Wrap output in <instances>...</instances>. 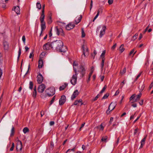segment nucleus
I'll return each instance as SVG.
<instances>
[{"label": "nucleus", "instance_id": "obj_1", "mask_svg": "<svg viewBox=\"0 0 153 153\" xmlns=\"http://www.w3.org/2000/svg\"><path fill=\"white\" fill-rule=\"evenodd\" d=\"M51 44V48H55L57 51L59 46L62 45L63 42L61 40H56L52 42Z\"/></svg>", "mask_w": 153, "mask_h": 153}, {"label": "nucleus", "instance_id": "obj_2", "mask_svg": "<svg viewBox=\"0 0 153 153\" xmlns=\"http://www.w3.org/2000/svg\"><path fill=\"white\" fill-rule=\"evenodd\" d=\"M74 70L75 74H74L72 76V79L70 81V82L71 84L73 85H75L76 83L77 75L78 74L77 73V71L76 68L74 67Z\"/></svg>", "mask_w": 153, "mask_h": 153}, {"label": "nucleus", "instance_id": "obj_3", "mask_svg": "<svg viewBox=\"0 0 153 153\" xmlns=\"http://www.w3.org/2000/svg\"><path fill=\"white\" fill-rule=\"evenodd\" d=\"M47 94L46 95L49 97H51L53 96L55 93V90L54 88H49L47 89L45 91Z\"/></svg>", "mask_w": 153, "mask_h": 153}, {"label": "nucleus", "instance_id": "obj_4", "mask_svg": "<svg viewBox=\"0 0 153 153\" xmlns=\"http://www.w3.org/2000/svg\"><path fill=\"white\" fill-rule=\"evenodd\" d=\"M85 69L83 65H80L78 68V71L81 74L80 77H82L84 76L85 74Z\"/></svg>", "mask_w": 153, "mask_h": 153}, {"label": "nucleus", "instance_id": "obj_5", "mask_svg": "<svg viewBox=\"0 0 153 153\" xmlns=\"http://www.w3.org/2000/svg\"><path fill=\"white\" fill-rule=\"evenodd\" d=\"M55 29L56 30V33L58 35L60 34L62 36H64V33L63 30L61 28H59L58 27L56 26L55 27Z\"/></svg>", "mask_w": 153, "mask_h": 153}, {"label": "nucleus", "instance_id": "obj_6", "mask_svg": "<svg viewBox=\"0 0 153 153\" xmlns=\"http://www.w3.org/2000/svg\"><path fill=\"white\" fill-rule=\"evenodd\" d=\"M58 50L57 51L60 52H65L67 50V48L66 46H64L63 43L62 45L60 46Z\"/></svg>", "mask_w": 153, "mask_h": 153}, {"label": "nucleus", "instance_id": "obj_7", "mask_svg": "<svg viewBox=\"0 0 153 153\" xmlns=\"http://www.w3.org/2000/svg\"><path fill=\"white\" fill-rule=\"evenodd\" d=\"M45 88V85L43 84H42L38 87V91L39 93H42L44 91Z\"/></svg>", "mask_w": 153, "mask_h": 153}, {"label": "nucleus", "instance_id": "obj_8", "mask_svg": "<svg viewBox=\"0 0 153 153\" xmlns=\"http://www.w3.org/2000/svg\"><path fill=\"white\" fill-rule=\"evenodd\" d=\"M66 101V97L65 95L61 96V98L59 99V103L60 105H63Z\"/></svg>", "mask_w": 153, "mask_h": 153}, {"label": "nucleus", "instance_id": "obj_9", "mask_svg": "<svg viewBox=\"0 0 153 153\" xmlns=\"http://www.w3.org/2000/svg\"><path fill=\"white\" fill-rule=\"evenodd\" d=\"M75 25L73 22H71L68 24L65 27L66 29L67 30H70L74 28Z\"/></svg>", "mask_w": 153, "mask_h": 153}, {"label": "nucleus", "instance_id": "obj_10", "mask_svg": "<svg viewBox=\"0 0 153 153\" xmlns=\"http://www.w3.org/2000/svg\"><path fill=\"white\" fill-rule=\"evenodd\" d=\"M43 49L45 50H48L51 48V44L48 42L44 44L43 46Z\"/></svg>", "mask_w": 153, "mask_h": 153}, {"label": "nucleus", "instance_id": "obj_11", "mask_svg": "<svg viewBox=\"0 0 153 153\" xmlns=\"http://www.w3.org/2000/svg\"><path fill=\"white\" fill-rule=\"evenodd\" d=\"M116 104L115 103L111 102L109 105L108 109L106 111V113L108 114V112L109 111H110L114 110L115 108Z\"/></svg>", "mask_w": 153, "mask_h": 153}, {"label": "nucleus", "instance_id": "obj_12", "mask_svg": "<svg viewBox=\"0 0 153 153\" xmlns=\"http://www.w3.org/2000/svg\"><path fill=\"white\" fill-rule=\"evenodd\" d=\"M43 78L42 75L39 73L37 76V82L39 84L41 83L43 80Z\"/></svg>", "mask_w": 153, "mask_h": 153}, {"label": "nucleus", "instance_id": "obj_13", "mask_svg": "<svg viewBox=\"0 0 153 153\" xmlns=\"http://www.w3.org/2000/svg\"><path fill=\"white\" fill-rule=\"evenodd\" d=\"M79 92L77 90H75L72 94L71 98L72 100H73L78 95Z\"/></svg>", "mask_w": 153, "mask_h": 153}, {"label": "nucleus", "instance_id": "obj_14", "mask_svg": "<svg viewBox=\"0 0 153 153\" xmlns=\"http://www.w3.org/2000/svg\"><path fill=\"white\" fill-rule=\"evenodd\" d=\"M106 29V26H104L102 28V29L100 32V37L101 38L105 34V32Z\"/></svg>", "mask_w": 153, "mask_h": 153}, {"label": "nucleus", "instance_id": "obj_15", "mask_svg": "<svg viewBox=\"0 0 153 153\" xmlns=\"http://www.w3.org/2000/svg\"><path fill=\"white\" fill-rule=\"evenodd\" d=\"M82 48L83 50V54H84V56H88V48H85L84 46V45L82 46Z\"/></svg>", "mask_w": 153, "mask_h": 153}, {"label": "nucleus", "instance_id": "obj_16", "mask_svg": "<svg viewBox=\"0 0 153 153\" xmlns=\"http://www.w3.org/2000/svg\"><path fill=\"white\" fill-rule=\"evenodd\" d=\"M147 137V135H146L144 138L141 140V145L140 146V148H142L143 147V146L145 144V141L146 140Z\"/></svg>", "mask_w": 153, "mask_h": 153}, {"label": "nucleus", "instance_id": "obj_17", "mask_svg": "<svg viewBox=\"0 0 153 153\" xmlns=\"http://www.w3.org/2000/svg\"><path fill=\"white\" fill-rule=\"evenodd\" d=\"M3 45L4 49L5 50H8L9 49V45L7 42L4 41L3 42Z\"/></svg>", "mask_w": 153, "mask_h": 153}, {"label": "nucleus", "instance_id": "obj_18", "mask_svg": "<svg viewBox=\"0 0 153 153\" xmlns=\"http://www.w3.org/2000/svg\"><path fill=\"white\" fill-rule=\"evenodd\" d=\"M45 12H42L41 14V16L40 17V21L41 23H42L43 22H45L44 21V19L45 18V14H44Z\"/></svg>", "mask_w": 153, "mask_h": 153}, {"label": "nucleus", "instance_id": "obj_19", "mask_svg": "<svg viewBox=\"0 0 153 153\" xmlns=\"http://www.w3.org/2000/svg\"><path fill=\"white\" fill-rule=\"evenodd\" d=\"M79 103H81L80 105H82L83 104V103L82 102V100L81 99L79 100H76L74 102V105H77Z\"/></svg>", "mask_w": 153, "mask_h": 153}, {"label": "nucleus", "instance_id": "obj_20", "mask_svg": "<svg viewBox=\"0 0 153 153\" xmlns=\"http://www.w3.org/2000/svg\"><path fill=\"white\" fill-rule=\"evenodd\" d=\"M13 10H14L15 11L17 14H19L20 13V10L19 6L15 7Z\"/></svg>", "mask_w": 153, "mask_h": 153}, {"label": "nucleus", "instance_id": "obj_21", "mask_svg": "<svg viewBox=\"0 0 153 153\" xmlns=\"http://www.w3.org/2000/svg\"><path fill=\"white\" fill-rule=\"evenodd\" d=\"M41 33H42L43 30H44L46 28L45 26V22H43L42 23H41Z\"/></svg>", "mask_w": 153, "mask_h": 153}, {"label": "nucleus", "instance_id": "obj_22", "mask_svg": "<svg viewBox=\"0 0 153 153\" xmlns=\"http://www.w3.org/2000/svg\"><path fill=\"white\" fill-rule=\"evenodd\" d=\"M68 84L67 83H64V84L62 86L59 87V89L60 91H62L68 85Z\"/></svg>", "mask_w": 153, "mask_h": 153}, {"label": "nucleus", "instance_id": "obj_23", "mask_svg": "<svg viewBox=\"0 0 153 153\" xmlns=\"http://www.w3.org/2000/svg\"><path fill=\"white\" fill-rule=\"evenodd\" d=\"M43 65V61L42 59H40L39 61L38 68H42Z\"/></svg>", "mask_w": 153, "mask_h": 153}, {"label": "nucleus", "instance_id": "obj_24", "mask_svg": "<svg viewBox=\"0 0 153 153\" xmlns=\"http://www.w3.org/2000/svg\"><path fill=\"white\" fill-rule=\"evenodd\" d=\"M145 86L143 83H142L140 84L139 86V91L141 92H142L144 89Z\"/></svg>", "mask_w": 153, "mask_h": 153}, {"label": "nucleus", "instance_id": "obj_25", "mask_svg": "<svg viewBox=\"0 0 153 153\" xmlns=\"http://www.w3.org/2000/svg\"><path fill=\"white\" fill-rule=\"evenodd\" d=\"M82 15H80V17H79L77 19H76L75 20V22L76 25L82 19Z\"/></svg>", "mask_w": 153, "mask_h": 153}, {"label": "nucleus", "instance_id": "obj_26", "mask_svg": "<svg viewBox=\"0 0 153 153\" xmlns=\"http://www.w3.org/2000/svg\"><path fill=\"white\" fill-rule=\"evenodd\" d=\"M94 71V69H93V67H92V68H91V71L89 75L88 78V80H87L88 82L90 80V77L91 76L93 72Z\"/></svg>", "mask_w": 153, "mask_h": 153}, {"label": "nucleus", "instance_id": "obj_27", "mask_svg": "<svg viewBox=\"0 0 153 153\" xmlns=\"http://www.w3.org/2000/svg\"><path fill=\"white\" fill-rule=\"evenodd\" d=\"M142 94L141 93H140L139 94L137 95L136 98L134 100V102H137L138 101L140 100V98Z\"/></svg>", "mask_w": 153, "mask_h": 153}, {"label": "nucleus", "instance_id": "obj_28", "mask_svg": "<svg viewBox=\"0 0 153 153\" xmlns=\"http://www.w3.org/2000/svg\"><path fill=\"white\" fill-rule=\"evenodd\" d=\"M36 87L35 86L34 88L33 91V97L35 98L36 96Z\"/></svg>", "mask_w": 153, "mask_h": 153}, {"label": "nucleus", "instance_id": "obj_29", "mask_svg": "<svg viewBox=\"0 0 153 153\" xmlns=\"http://www.w3.org/2000/svg\"><path fill=\"white\" fill-rule=\"evenodd\" d=\"M105 52L106 51L105 50L103 51L102 53L100 56V57L102 59H105L104 56L105 53Z\"/></svg>", "mask_w": 153, "mask_h": 153}, {"label": "nucleus", "instance_id": "obj_30", "mask_svg": "<svg viewBox=\"0 0 153 153\" xmlns=\"http://www.w3.org/2000/svg\"><path fill=\"white\" fill-rule=\"evenodd\" d=\"M104 61H105V59H102V61L101 63V71H102L103 70V68L104 65Z\"/></svg>", "mask_w": 153, "mask_h": 153}, {"label": "nucleus", "instance_id": "obj_31", "mask_svg": "<svg viewBox=\"0 0 153 153\" xmlns=\"http://www.w3.org/2000/svg\"><path fill=\"white\" fill-rule=\"evenodd\" d=\"M124 46L123 44H122L120 47V50L121 53L123 52L125 50V48H124Z\"/></svg>", "mask_w": 153, "mask_h": 153}, {"label": "nucleus", "instance_id": "obj_32", "mask_svg": "<svg viewBox=\"0 0 153 153\" xmlns=\"http://www.w3.org/2000/svg\"><path fill=\"white\" fill-rule=\"evenodd\" d=\"M23 131L24 134H26V133L29 132V129L28 128L25 127L23 128Z\"/></svg>", "mask_w": 153, "mask_h": 153}, {"label": "nucleus", "instance_id": "obj_33", "mask_svg": "<svg viewBox=\"0 0 153 153\" xmlns=\"http://www.w3.org/2000/svg\"><path fill=\"white\" fill-rule=\"evenodd\" d=\"M21 48H19V50L18 51V56L17 57V60L18 61L19 59V58L20 56L21 55Z\"/></svg>", "mask_w": 153, "mask_h": 153}, {"label": "nucleus", "instance_id": "obj_34", "mask_svg": "<svg viewBox=\"0 0 153 153\" xmlns=\"http://www.w3.org/2000/svg\"><path fill=\"white\" fill-rule=\"evenodd\" d=\"M36 7H37L39 10L41 9V6L39 2H38L36 3Z\"/></svg>", "mask_w": 153, "mask_h": 153}, {"label": "nucleus", "instance_id": "obj_35", "mask_svg": "<svg viewBox=\"0 0 153 153\" xmlns=\"http://www.w3.org/2000/svg\"><path fill=\"white\" fill-rule=\"evenodd\" d=\"M107 88V86L106 85H105L103 88L102 90L100 91V94H102L105 91V89H106Z\"/></svg>", "mask_w": 153, "mask_h": 153}, {"label": "nucleus", "instance_id": "obj_36", "mask_svg": "<svg viewBox=\"0 0 153 153\" xmlns=\"http://www.w3.org/2000/svg\"><path fill=\"white\" fill-rule=\"evenodd\" d=\"M109 95V94L108 93H106L104 95L103 97H102V99L103 100L106 99L108 97Z\"/></svg>", "mask_w": 153, "mask_h": 153}, {"label": "nucleus", "instance_id": "obj_37", "mask_svg": "<svg viewBox=\"0 0 153 153\" xmlns=\"http://www.w3.org/2000/svg\"><path fill=\"white\" fill-rule=\"evenodd\" d=\"M33 82L32 81H30L29 83V88L30 89H32L33 88Z\"/></svg>", "mask_w": 153, "mask_h": 153}, {"label": "nucleus", "instance_id": "obj_38", "mask_svg": "<svg viewBox=\"0 0 153 153\" xmlns=\"http://www.w3.org/2000/svg\"><path fill=\"white\" fill-rule=\"evenodd\" d=\"M14 133V128L13 127L11 130V133L10 134V136H12L13 135Z\"/></svg>", "mask_w": 153, "mask_h": 153}, {"label": "nucleus", "instance_id": "obj_39", "mask_svg": "<svg viewBox=\"0 0 153 153\" xmlns=\"http://www.w3.org/2000/svg\"><path fill=\"white\" fill-rule=\"evenodd\" d=\"M107 138L108 137L107 136H105V137H103L101 139V141H102L105 142Z\"/></svg>", "mask_w": 153, "mask_h": 153}, {"label": "nucleus", "instance_id": "obj_40", "mask_svg": "<svg viewBox=\"0 0 153 153\" xmlns=\"http://www.w3.org/2000/svg\"><path fill=\"white\" fill-rule=\"evenodd\" d=\"M126 68H124L122 71H120V73L121 75H123L126 72Z\"/></svg>", "mask_w": 153, "mask_h": 153}, {"label": "nucleus", "instance_id": "obj_41", "mask_svg": "<svg viewBox=\"0 0 153 153\" xmlns=\"http://www.w3.org/2000/svg\"><path fill=\"white\" fill-rule=\"evenodd\" d=\"M55 98H56V97H55V96H54V97H53L52 98L51 100L50 101V105H51L53 103V102H54V100L55 99Z\"/></svg>", "mask_w": 153, "mask_h": 153}, {"label": "nucleus", "instance_id": "obj_42", "mask_svg": "<svg viewBox=\"0 0 153 153\" xmlns=\"http://www.w3.org/2000/svg\"><path fill=\"white\" fill-rule=\"evenodd\" d=\"M82 37H84L85 36V34L84 33V29L83 28H82Z\"/></svg>", "mask_w": 153, "mask_h": 153}, {"label": "nucleus", "instance_id": "obj_43", "mask_svg": "<svg viewBox=\"0 0 153 153\" xmlns=\"http://www.w3.org/2000/svg\"><path fill=\"white\" fill-rule=\"evenodd\" d=\"M149 74L151 75H153V68H152L149 71Z\"/></svg>", "mask_w": 153, "mask_h": 153}, {"label": "nucleus", "instance_id": "obj_44", "mask_svg": "<svg viewBox=\"0 0 153 153\" xmlns=\"http://www.w3.org/2000/svg\"><path fill=\"white\" fill-rule=\"evenodd\" d=\"M100 96V94H97L93 100V101H96Z\"/></svg>", "mask_w": 153, "mask_h": 153}, {"label": "nucleus", "instance_id": "obj_45", "mask_svg": "<svg viewBox=\"0 0 153 153\" xmlns=\"http://www.w3.org/2000/svg\"><path fill=\"white\" fill-rule=\"evenodd\" d=\"M135 97V94H134L132 95L130 98V100H131L133 99Z\"/></svg>", "mask_w": 153, "mask_h": 153}, {"label": "nucleus", "instance_id": "obj_46", "mask_svg": "<svg viewBox=\"0 0 153 153\" xmlns=\"http://www.w3.org/2000/svg\"><path fill=\"white\" fill-rule=\"evenodd\" d=\"M141 73H139L138 75L137 76L136 78V79H135V80H134V81H136L137 80V79L140 76L141 74Z\"/></svg>", "mask_w": 153, "mask_h": 153}, {"label": "nucleus", "instance_id": "obj_47", "mask_svg": "<svg viewBox=\"0 0 153 153\" xmlns=\"http://www.w3.org/2000/svg\"><path fill=\"white\" fill-rule=\"evenodd\" d=\"M117 46V44L116 43L113 45L111 47V49L112 50H114L116 47Z\"/></svg>", "mask_w": 153, "mask_h": 153}, {"label": "nucleus", "instance_id": "obj_48", "mask_svg": "<svg viewBox=\"0 0 153 153\" xmlns=\"http://www.w3.org/2000/svg\"><path fill=\"white\" fill-rule=\"evenodd\" d=\"M22 40L24 43H25V36H23L22 37Z\"/></svg>", "mask_w": 153, "mask_h": 153}, {"label": "nucleus", "instance_id": "obj_49", "mask_svg": "<svg viewBox=\"0 0 153 153\" xmlns=\"http://www.w3.org/2000/svg\"><path fill=\"white\" fill-rule=\"evenodd\" d=\"M52 22V21L51 20V17L50 16V17L48 21V23L50 24Z\"/></svg>", "mask_w": 153, "mask_h": 153}, {"label": "nucleus", "instance_id": "obj_50", "mask_svg": "<svg viewBox=\"0 0 153 153\" xmlns=\"http://www.w3.org/2000/svg\"><path fill=\"white\" fill-rule=\"evenodd\" d=\"M113 2V0H108V3L109 4H111Z\"/></svg>", "mask_w": 153, "mask_h": 153}, {"label": "nucleus", "instance_id": "obj_51", "mask_svg": "<svg viewBox=\"0 0 153 153\" xmlns=\"http://www.w3.org/2000/svg\"><path fill=\"white\" fill-rule=\"evenodd\" d=\"M49 124L51 126H53L54 124V122L53 121H51L50 122Z\"/></svg>", "mask_w": 153, "mask_h": 153}, {"label": "nucleus", "instance_id": "obj_52", "mask_svg": "<svg viewBox=\"0 0 153 153\" xmlns=\"http://www.w3.org/2000/svg\"><path fill=\"white\" fill-rule=\"evenodd\" d=\"M33 56V52L31 53L29 56V58H32Z\"/></svg>", "mask_w": 153, "mask_h": 153}, {"label": "nucleus", "instance_id": "obj_53", "mask_svg": "<svg viewBox=\"0 0 153 153\" xmlns=\"http://www.w3.org/2000/svg\"><path fill=\"white\" fill-rule=\"evenodd\" d=\"M149 25L146 27V28L145 30L143 32L144 33H145V32L148 30V29L149 28Z\"/></svg>", "mask_w": 153, "mask_h": 153}, {"label": "nucleus", "instance_id": "obj_54", "mask_svg": "<svg viewBox=\"0 0 153 153\" xmlns=\"http://www.w3.org/2000/svg\"><path fill=\"white\" fill-rule=\"evenodd\" d=\"M125 84L124 81H123L120 84V85H121V86L120 87V88H123V85Z\"/></svg>", "mask_w": 153, "mask_h": 153}, {"label": "nucleus", "instance_id": "obj_55", "mask_svg": "<svg viewBox=\"0 0 153 153\" xmlns=\"http://www.w3.org/2000/svg\"><path fill=\"white\" fill-rule=\"evenodd\" d=\"M138 36V34H136L133 37V38L134 39V40L136 39L137 37Z\"/></svg>", "mask_w": 153, "mask_h": 153}, {"label": "nucleus", "instance_id": "obj_56", "mask_svg": "<svg viewBox=\"0 0 153 153\" xmlns=\"http://www.w3.org/2000/svg\"><path fill=\"white\" fill-rule=\"evenodd\" d=\"M143 101H144V100H142L141 101L139 102V103L140 104V105H142L143 104Z\"/></svg>", "mask_w": 153, "mask_h": 153}, {"label": "nucleus", "instance_id": "obj_57", "mask_svg": "<svg viewBox=\"0 0 153 153\" xmlns=\"http://www.w3.org/2000/svg\"><path fill=\"white\" fill-rule=\"evenodd\" d=\"M137 130H138V128H137L134 130V135H135L136 134V133L137 132Z\"/></svg>", "mask_w": 153, "mask_h": 153}, {"label": "nucleus", "instance_id": "obj_58", "mask_svg": "<svg viewBox=\"0 0 153 153\" xmlns=\"http://www.w3.org/2000/svg\"><path fill=\"white\" fill-rule=\"evenodd\" d=\"M134 49H133L129 53V55H131L134 52Z\"/></svg>", "mask_w": 153, "mask_h": 153}, {"label": "nucleus", "instance_id": "obj_59", "mask_svg": "<svg viewBox=\"0 0 153 153\" xmlns=\"http://www.w3.org/2000/svg\"><path fill=\"white\" fill-rule=\"evenodd\" d=\"M99 16L98 14H97L96 16H95L94 18V19L93 20V22H94V20L97 18L98 17V16Z\"/></svg>", "mask_w": 153, "mask_h": 153}, {"label": "nucleus", "instance_id": "obj_60", "mask_svg": "<svg viewBox=\"0 0 153 153\" xmlns=\"http://www.w3.org/2000/svg\"><path fill=\"white\" fill-rule=\"evenodd\" d=\"M140 117V116H138L137 118L134 121V123H135L139 119Z\"/></svg>", "mask_w": 153, "mask_h": 153}, {"label": "nucleus", "instance_id": "obj_61", "mask_svg": "<svg viewBox=\"0 0 153 153\" xmlns=\"http://www.w3.org/2000/svg\"><path fill=\"white\" fill-rule=\"evenodd\" d=\"M113 118L112 117H111L110 118L109 123L111 124V123L113 121Z\"/></svg>", "mask_w": 153, "mask_h": 153}, {"label": "nucleus", "instance_id": "obj_62", "mask_svg": "<svg viewBox=\"0 0 153 153\" xmlns=\"http://www.w3.org/2000/svg\"><path fill=\"white\" fill-rule=\"evenodd\" d=\"M100 11H102V9H100L98 10L97 14H98V15H99L100 13Z\"/></svg>", "mask_w": 153, "mask_h": 153}, {"label": "nucleus", "instance_id": "obj_63", "mask_svg": "<svg viewBox=\"0 0 153 153\" xmlns=\"http://www.w3.org/2000/svg\"><path fill=\"white\" fill-rule=\"evenodd\" d=\"M45 4H44L42 7V12H45Z\"/></svg>", "mask_w": 153, "mask_h": 153}, {"label": "nucleus", "instance_id": "obj_64", "mask_svg": "<svg viewBox=\"0 0 153 153\" xmlns=\"http://www.w3.org/2000/svg\"><path fill=\"white\" fill-rule=\"evenodd\" d=\"M131 106L134 107H136L137 106V104L136 103H134L131 105Z\"/></svg>", "mask_w": 153, "mask_h": 153}]
</instances>
